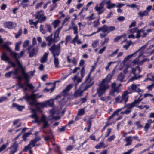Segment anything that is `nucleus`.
Instances as JSON below:
<instances>
[{
	"instance_id": "nucleus-51",
	"label": "nucleus",
	"mask_w": 154,
	"mask_h": 154,
	"mask_svg": "<svg viewBox=\"0 0 154 154\" xmlns=\"http://www.w3.org/2000/svg\"><path fill=\"white\" fill-rule=\"evenodd\" d=\"M22 33V30L21 29H20L18 31V33L16 35L15 38H18L19 36H20Z\"/></svg>"
},
{
	"instance_id": "nucleus-43",
	"label": "nucleus",
	"mask_w": 154,
	"mask_h": 154,
	"mask_svg": "<svg viewBox=\"0 0 154 154\" xmlns=\"http://www.w3.org/2000/svg\"><path fill=\"white\" fill-rule=\"evenodd\" d=\"M140 30L138 29L137 27L134 28L133 29H132L130 30V32L132 33L136 32L137 35L138 34V32Z\"/></svg>"
},
{
	"instance_id": "nucleus-61",
	"label": "nucleus",
	"mask_w": 154,
	"mask_h": 154,
	"mask_svg": "<svg viewBox=\"0 0 154 154\" xmlns=\"http://www.w3.org/2000/svg\"><path fill=\"white\" fill-rule=\"evenodd\" d=\"M27 86L31 90H32L34 88V87L32 84L27 83Z\"/></svg>"
},
{
	"instance_id": "nucleus-57",
	"label": "nucleus",
	"mask_w": 154,
	"mask_h": 154,
	"mask_svg": "<svg viewBox=\"0 0 154 154\" xmlns=\"http://www.w3.org/2000/svg\"><path fill=\"white\" fill-rule=\"evenodd\" d=\"M72 28L74 30V33L76 34V35H78V32L77 27L76 26H74Z\"/></svg>"
},
{
	"instance_id": "nucleus-37",
	"label": "nucleus",
	"mask_w": 154,
	"mask_h": 154,
	"mask_svg": "<svg viewBox=\"0 0 154 154\" xmlns=\"http://www.w3.org/2000/svg\"><path fill=\"white\" fill-rule=\"evenodd\" d=\"M124 78V76L123 75L122 73H121L119 75L118 77V80L120 82H122L123 81Z\"/></svg>"
},
{
	"instance_id": "nucleus-58",
	"label": "nucleus",
	"mask_w": 154,
	"mask_h": 154,
	"mask_svg": "<svg viewBox=\"0 0 154 154\" xmlns=\"http://www.w3.org/2000/svg\"><path fill=\"white\" fill-rule=\"evenodd\" d=\"M124 35H122L121 36H117L114 39V42H118L122 38Z\"/></svg>"
},
{
	"instance_id": "nucleus-12",
	"label": "nucleus",
	"mask_w": 154,
	"mask_h": 154,
	"mask_svg": "<svg viewBox=\"0 0 154 154\" xmlns=\"http://www.w3.org/2000/svg\"><path fill=\"white\" fill-rule=\"evenodd\" d=\"M30 105L32 106H38L41 107H44L47 106L46 101L42 103H38L35 99H31L29 100Z\"/></svg>"
},
{
	"instance_id": "nucleus-32",
	"label": "nucleus",
	"mask_w": 154,
	"mask_h": 154,
	"mask_svg": "<svg viewBox=\"0 0 154 154\" xmlns=\"http://www.w3.org/2000/svg\"><path fill=\"white\" fill-rule=\"evenodd\" d=\"M138 14L140 17H142L144 16H146L148 15V12L147 10H145L143 12H139Z\"/></svg>"
},
{
	"instance_id": "nucleus-16",
	"label": "nucleus",
	"mask_w": 154,
	"mask_h": 154,
	"mask_svg": "<svg viewBox=\"0 0 154 154\" xmlns=\"http://www.w3.org/2000/svg\"><path fill=\"white\" fill-rule=\"evenodd\" d=\"M73 84H70L67 85L66 88L63 89L62 92V94L64 97H66L68 95V92L72 88Z\"/></svg>"
},
{
	"instance_id": "nucleus-27",
	"label": "nucleus",
	"mask_w": 154,
	"mask_h": 154,
	"mask_svg": "<svg viewBox=\"0 0 154 154\" xmlns=\"http://www.w3.org/2000/svg\"><path fill=\"white\" fill-rule=\"evenodd\" d=\"M4 26L9 29H12L14 27V24L11 22H8L4 24Z\"/></svg>"
},
{
	"instance_id": "nucleus-50",
	"label": "nucleus",
	"mask_w": 154,
	"mask_h": 154,
	"mask_svg": "<svg viewBox=\"0 0 154 154\" xmlns=\"http://www.w3.org/2000/svg\"><path fill=\"white\" fill-rule=\"evenodd\" d=\"M13 71L9 72L7 73H6L5 74V76L6 77H9L11 76V75L13 74Z\"/></svg>"
},
{
	"instance_id": "nucleus-45",
	"label": "nucleus",
	"mask_w": 154,
	"mask_h": 154,
	"mask_svg": "<svg viewBox=\"0 0 154 154\" xmlns=\"http://www.w3.org/2000/svg\"><path fill=\"white\" fill-rule=\"evenodd\" d=\"M29 24L30 25H33L34 26L36 27L37 26V25L38 23L39 22L37 20L35 22H33V20H30L29 21Z\"/></svg>"
},
{
	"instance_id": "nucleus-64",
	"label": "nucleus",
	"mask_w": 154,
	"mask_h": 154,
	"mask_svg": "<svg viewBox=\"0 0 154 154\" xmlns=\"http://www.w3.org/2000/svg\"><path fill=\"white\" fill-rule=\"evenodd\" d=\"M20 6L23 8L26 7L27 6V4L26 3L22 2L20 5Z\"/></svg>"
},
{
	"instance_id": "nucleus-34",
	"label": "nucleus",
	"mask_w": 154,
	"mask_h": 154,
	"mask_svg": "<svg viewBox=\"0 0 154 154\" xmlns=\"http://www.w3.org/2000/svg\"><path fill=\"white\" fill-rule=\"evenodd\" d=\"M60 23V21L59 20L57 19L54 20L52 23V24L53 25L54 28H56L59 26V24Z\"/></svg>"
},
{
	"instance_id": "nucleus-21",
	"label": "nucleus",
	"mask_w": 154,
	"mask_h": 154,
	"mask_svg": "<svg viewBox=\"0 0 154 154\" xmlns=\"http://www.w3.org/2000/svg\"><path fill=\"white\" fill-rule=\"evenodd\" d=\"M18 146V144L16 142L13 143L12 146L10 147L11 151L9 154H14L17 152V148Z\"/></svg>"
},
{
	"instance_id": "nucleus-7",
	"label": "nucleus",
	"mask_w": 154,
	"mask_h": 154,
	"mask_svg": "<svg viewBox=\"0 0 154 154\" xmlns=\"http://www.w3.org/2000/svg\"><path fill=\"white\" fill-rule=\"evenodd\" d=\"M52 28L51 26L48 24H46L45 26L41 25L39 28L40 32L42 34H45L48 32L51 33L52 31Z\"/></svg>"
},
{
	"instance_id": "nucleus-30",
	"label": "nucleus",
	"mask_w": 154,
	"mask_h": 154,
	"mask_svg": "<svg viewBox=\"0 0 154 154\" xmlns=\"http://www.w3.org/2000/svg\"><path fill=\"white\" fill-rule=\"evenodd\" d=\"M48 53L45 52L43 57L41 59L40 61L42 63H44L47 61L48 59Z\"/></svg>"
},
{
	"instance_id": "nucleus-53",
	"label": "nucleus",
	"mask_w": 154,
	"mask_h": 154,
	"mask_svg": "<svg viewBox=\"0 0 154 154\" xmlns=\"http://www.w3.org/2000/svg\"><path fill=\"white\" fill-rule=\"evenodd\" d=\"M93 83H92L90 84H87L85 86V87L82 90L84 91L87 90L88 88H89L90 86L92 85Z\"/></svg>"
},
{
	"instance_id": "nucleus-49",
	"label": "nucleus",
	"mask_w": 154,
	"mask_h": 154,
	"mask_svg": "<svg viewBox=\"0 0 154 154\" xmlns=\"http://www.w3.org/2000/svg\"><path fill=\"white\" fill-rule=\"evenodd\" d=\"M131 136L125 138V140L126 141H128V142H132L133 140Z\"/></svg>"
},
{
	"instance_id": "nucleus-41",
	"label": "nucleus",
	"mask_w": 154,
	"mask_h": 154,
	"mask_svg": "<svg viewBox=\"0 0 154 154\" xmlns=\"http://www.w3.org/2000/svg\"><path fill=\"white\" fill-rule=\"evenodd\" d=\"M135 106L134 103L132 102L131 103L128 104L126 105L125 106V108L126 107L128 109H131L133 107Z\"/></svg>"
},
{
	"instance_id": "nucleus-4",
	"label": "nucleus",
	"mask_w": 154,
	"mask_h": 154,
	"mask_svg": "<svg viewBox=\"0 0 154 154\" xmlns=\"http://www.w3.org/2000/svg\"><path fill=\"white\" fill-rule=\"evenodd\" d=\"M116 28L114 26H109L105 25H104L102 27L98 28L96 32L93 33L89 35L88 36H91L94 34L97 33L100 31H101L104 33L107 32L108 33H109L110 32L114 30Z\"/></svg>"
},
{
	"instance_id": "nucleus-52",
	"label": "nucleus",
	"mask_w": 154,
	"mask_h": 154,
	"mask_svg": "<svg viewBox=\"0 0 154 154\" xmlns=\"http://www.w3.org/2000/svg\"><path fill=\"white\" fill-rule=\"evenodd\" d=\"M93 26H94V27H96L97 26L100 25V23L99 20H95L93 22Z\"/></svg>"
},
{
	"instance_id": "nucleus-10",
	"label": "nucleus",
	"mask_w": 154,
	"mask_h": 154,
	"mask_svg": "<svg viewBox=\"0 0 154 154\" xmlns=\"http://www.w3.org/2000/svg\"><path fill=\"white\" fill-rule=\"evenodd\" d=\"M40 140L41 138L40 137H38L32 140L29 142V143L27 146H25L23 150V151H26L28 149H29L35 146V144Z\"/></svg>"
},
{
	"instance_id": "nucleus-56",
	"label": "nucleus",
	"mask_w": 154,
	"mask_h": 154,
	"mask_svg": "<svg viewBox=\"0 0 154 154\" xmlns=\"http://www.w3.org/2000/svg\"><path fill=\"white\" fill-rule=\"evenodd\" d=\"M29 44V41L28 40L25 41L23 45V47L24 48H25Z\"/></svg>"
},
{
	"instance_id": "nucleus-48",
	"label": "nucleus",
	"mask_w": 154,
	"mask_h": 154,
	"mask_svg": "<svg viewBox=\"0 0 154 154\" xmlns=\"http://www.w3.org/2000/svg\"><path fill=\"white\" fill-rule=\"evenodd\" d=\"M85 113V110L82 109L79 111L78 115H82Z\"/></svg>"
},
{
	"instance_id": "nucleus-47",
	"label": "nucleus",
	"mask_w": 154,
	"mask_h": 154,
	"mask_svg": "<svg viewBox=\"0 0 154 154\" xmlns=\"http://www.w3.org/2000/svg\"><path fill=\"white\" fill-rule=\"evenodd\" d=\"M47 106L48 105L52 107L53 106V100H49L46 101Z\"/></svg>"
},
{
	"instance_id": "nucleus-39",
	"label": "nucleus",
	"mask_w": 154,
	"mask_h": 154,
	"mask_svg": "<svg viewBox=\"0 0 154 154\" xmlns=\"http://www.w3.org/2000/svg\"><path fill=\"white\" fill-rule=\"evenodd\" d=\"M131 41H127V44L123 46V48L126 50H127L129 47L131 43Z\"/></svg>"
},
{
	"instance_id": "nucleus-25",
	"label": "nucleus",
	"mask_w": 154,
	"mask_h": 154,
	"mask_svg": "<svg viewBox=\"0 0 154 154\" xmlns=\"http://www.w3.org/2000/svg\"><path fill=\"white\" fill-rule=\"evenodd\" d=\"M78 35H76L73 39L71 41V42L74 45H76L75 43L76 42L77 43L78 45L81 44L82 43V42L80 40H78Z\"/></svg>"
},
{
	"instance_id": "nucleus-18",
	"label": "nucleus",
	"mask_w": 154,
	"mask_h": 154,
	"mask_svg": "<svg viewBox=\"0 0 154 154\" xmlns=\"http://www.w3.org/2000/svg\"><path fill=\"white\" fill-rule=\"evenodd\" d=\"M62 27H59L58 28L55 32L54 38H53L54 43L56 42L59 40L60 38L59 37V34L60 31Z\"/></svg>"
},
{
	"instance_id": "nucleus-1",
	"label": "nucleus",
	"mask_w": 154,
	"mask_h": 154,
	"mask_svg": "<svg viewBox=\"0 0 154 154\" xmlns=\"http://www.w3.org/2000/svg\"><path fill=\"white\" fill-rule=\"evenodd\" d=\"M53 54L54 58V63L55 68H59L60 67L59 59L56 57L58 56L60 53V44L57 45L54 44L49 49Z\"/></svg>"
},
{
	"instance_id": "nucleus-55",
	"label": "nucleus",
	"mask_w": 154,
	"mask_h": 154,
	"mask_svg": "<svg viewBox=\"0 0 154 154\" xmlns=\"http://www.w3.org/2000/svg\"><path fill=\"white\" fill-rule=\"evenodd\" d=\"M115 138V135H113L109 137L107 140L109 142H111L112 140H113Z\"/></svg>"
},
{
	"instance_id": "nucleus-2",
	"label": "nucleus",
	"mask_w": 154,
	"mask_h": 154,
	"mask_svg": "<svg viewBox=\"0 0 154 154\" xmlns=\"http://www.w3.org/2000/svg\"><path fill=\"white\" fill-rule=\"evenodd\" d=\"M112 76V75L109 74L100 84L99 88L97 89V93L98 94L99 97L101 96L105 93L106 90L109 88V86L108 82L111 80Z\"/></svg>"
},
{
	"instance_id": "nucleus-5",
	"label": "nucleus",
	"mask_w": 154,
	"mask_h": 154,
	"mask_svg": "<svg viewBox=\"0 0 154 154\" xmlns=\"http://www.w3.org/2000/svg\"><path fill=\"white\" fill-rule=\"evenodd\" d=\"M25 50L23 49L22 51L20 52V54L14 52H12L11 53V56L12 57L14 58L16 60V61L19 67L20 68H22V66L21 65L20 62L18 58H20L22 57L25 53Z\"/></svg>"
},
{
	"instance_id": "nucleus-23",
	"label": "nucleus",
	"mask_w": 154,
	"mask_h": 154,
	"mask_svg": "<svg viewBox=\"0 0 154 154\" xmlns=\"http://www.w3.org/2000/svg\"><path fill=\"white\" fill-rule=\"evenodd\" d=\"M11 43L10 42H6L4 44L1 45V46L3 47L4 49H6L8 51L10 52V54L11 55V53L12 51L10 48L8 46L10 44H11Z\"/></svg>"
},
{
	"instance_id": "nucleus-29",
	"label": "nucleus",
	"mask_w": 154,
	"mask_h": 154,
	"mask_svg": "<svg viewBox=\"0 0 154 154\" xmlns=\"http://www.w3.org/2000/svg\"><path fill=\"white\" fill-rule=\"evenodd\" d=\"M12 107H16L19 111H22L23 109L25 108L24 106H20L15 103H13Z\"/></svg>"
},
{
	"instance_id": "nucleus-14",
	"label": "nucleus",
	"mask_w": 154,
	"mask_h": 154,
	"mask_svg": "<svg viewBox=\"0 0 154 154\" xmlns=\"http://www.w3.org/2000/svg\"><path fill=\"white\" fill-rule=\"evenodd\" d=\"M27 50L29 57H32L35 54H37L38 50V47L37 46L35 47H33L32 46H29L27 48Z\"/></svg>"
},
{
	"instance_id": "nucleus-44",
	"label": "nucleus",
	"mask_w": 154,
	"mask_h": 154,
	"mask_svg": "<svg viewBox=\"0 0 154 154\" xmlns=\"http://www.w3.org/2000/svg\"><path fill=\"white\" fill-rule=\"evenodd\" d=\"M99 43V40H98L94 41L92 44V46L93 48H95L97 47Z\"/></svg>"
},
{
	"instance_id": "nucleus-26",
	"label": "nucleus",
	"mask_w": 154,
	"mask_h": 154,
	"mask_svg": "<svg viewBox=\"0 0 154 154\" xmlns=\"http://www.w3.org/2000/svg\"><path fill=\"white\" fill-rule=\"evenodd\" d=\"M84 92L82 90L79 88L78 90L76 91L74 93V96L75 98H77L78 97H81Z\"/></svg>"
},
{
	"instance_id": "nucleus-22",
	"label": "nucleus",
	"mask_w": 154,
	"mask_h": 154,
	"mask_svg": "<svg viewBox=\"0 0 154 154\" xmlns=\"http://www.w3.org/2000/svg\"><path fill=\"white\" fill-rule=\"evenodd\" d=\"M139 85H136L134 84H133L131 85V88L133 91V92H141V90L138 88V86Z\"/></svg>"
},
{
	"instance_id": "nucleus-19",
	"label": "nucleus",
	"mask_w": 154,
	"mask_h": 154,
	"mask_svg": "<svg viewBox=\"0 0 154 154\" xmlns=\"http://www.w3.org/2000/svg\"><path fill=\"white\" fill-rule=\"evenodd\" d=\"M148 45V43H147L146 44H145V45H143V46H142L139 49H138L137 51H136V52H134V53L132 54L128 55L127 56L126 58V59H127V60L129 59L130 58H131L133 56H134L135 54H136L140 50H142L143 51V50Z\"/></svg>"
},
{
	"instance_id": "nucleus-63",
	"label": "nucleus",
	"mask_w": 154,
	"mask_h": 154,
	"mask_svg": "<svg viewBox=\"0 0 154 154\" xmlns=\"http://www.w3.org/2000/svg\"><path fill=\"white\" fill-rule=\"evenodd\" d=\"M117 20L120 21H123L125 20V18L122 16H120L117 18Z\"/></svg>"
},
{
	"instance_id": "nucleus-54",
	"label": "nucleus",
	"mask_w": 154,
	"mask_h": 154,
	"mask_svg": "<svg viewBox=\"0 0 154 154\" xmlns=\"http://www.w3.org/2000/svg\"><path fill=\"white\" fill-rule=\"evenodd\" d=\"M85 68L84 67H83L81 70V78H82L84 77V75H85Z\"/></svg>"
},
{
	"instance_id": "nucleus-3",
	"label": "nucleus",
	"mask_w": 154,
	"mask_h": 154,
	"mask_svg": "<svg viewBox=\"0 0 154 154\" xmlns=\"http://www.w3.org/2000/svg\"><path fill=\"white\" fill-rule=\"evenodd\" d=\"M31 116L35 119V121L33 122H34L37 123L42 122L43 123L42 128H46L49 125V124L48 123L49 120L44 115H42L41 119H39V117L37 115V114L34 112L33 114Z\"/></svg>"
},
{
	"instance_id": "nucleus-31",
	"label": "nucleus",
	"mask_w": 154,
	"mask_h": 154,
	"mask_svg": "<svg viewBox=\"0 0 154 154\" xmlns=\"http://www.w3.org/2000/svg\"><path fill=\"white\" fill-rule=\"evenodd\" d=\"M50 112L51 114L52 118H51L50 119H55V120L59 119L60 117L59 116H54L53 115L55 113V111L54 109H52L50 111ZM50 117L51 115L50 116Z\"/></svg>"
},
{
	"instance_id": "nucleus-38",
	"label": "nucleus",
	"mask_w": 154,
	"mask_h": 154,
	"mask_svg": "<svg viewBox=\"0 0 154 154\" xmlns=\"http://www.w3.org/2000/svg\"><path fill=\"white\" fill-rule=\"evenodd\" d=\"M31 134V133L28 132L25 133L23 136V141H26V138L29 137Z\"/></svg>"
},
{
	"instance_id": "nucleus-42",
	"label": "nucleus",
	"mask_w": 154,
	"mask_h": 154,
	"mask_svg": "<svg viewBox=\"0 0 154 154\" xmlns=\"http://www.w3.org/2000/svg\"><path fill=\"white\" fill-rule=\"evenodd\" d=\"M22 42V41H20L16 43L15 46V50H16L18 51L19 50L20 46Z\"/></svg>"
},
{
	"instance_id": "nucleus-35",
	"label": "nucleus",
	"mask_w": 154,
	"mask_h": 154,
	"mask_svg": "<svg viewBox=\"0 0 154 154\" xmlns=\"http://www.w3.org/2000/svg\"><path fill=\"white\" fill-rule=\"evenodd\" d=\"M56 87V82H54L53 84V86L49 89H47V88H46L44 89V90L46 92H49L50 91H51V92H52L54 90V89Z\"/></svg>"
},
{
	"instance_id": "nucleus-46",
	"label": "nucleus",
	"mask_w": 154,
	"mask_h": 154,
	"mask_svg": "<svg viewBox=\"0 0 154 154\" xmlns=\"http://www.w3.org/2000/svg\"><path fill=\"white\" fill-rule=\"evenodd\" d=\"M139 58H138V57H137L133 60V62L134 64H140V63L141 62V61H139Z\"/></svg>"
},
{
	"instance_id": "nucleus-24",
	"label": "nucleus",
	"mask_w": 154,
	"mask_h": 154,
	"mask_svg": "<svg viewBox=\"0 0 154 154\" xmlns=\"http://www.w3.org/2000/svg\"><path fill=\"white\" fill-rule=\"evenodd\" d=\"M53 34H51L50 35L45 38L46 40L48 42V45L49 46H50L52 42L54 43L53 38H52Z\"/></svg>"
},
{
	"instance_id": "nucleus-9",
	"label": "nucleus",
	"mask_w": 154,
	"mask_h": 154,
	"mask_svg": "<svg viewBox=\"0 0 154 154\" xmlns=\"http://www.w3.org/2000/svg\"><path fill=\"white\" fill-rule=\"evenodd\" d=\"M153 30V29H147L146 31H145L143 29H141L138 31V34L136 35V37L137 38L140 37H142L143 38L146 37L148 33L152 32Z\"/></svg>"
},
{
	"instance_id": "nucleus-13",
	"label": "nucleus",
	"mask_w": 154,
	"mask_h": 154,
	"mask_svg": "<svg viewBox=\"0 0 154 154\" xmlns=\"http://www.w3.org/2000/svg\"><path fill=\"white\" fill-rule=\"evenodd\" d=\"M1 60L4 61L6 62H8V63L12 65V66L15 67L16 65L14 63L11 61L9 60L10 58L7 55V53L6 52L2 53V54L1 55Z\"/></svg>"
},
{
	"instance_id": "nucleus-40",
	"label": "nucleus",
	"mask_w": 154,
	"mask_h": 154,
	"mask_svg": "<svg viewBox=\"0 0 154 154\" xmlns=\"http://www.w3.org/2000/svg\"><path fill=\"white\" fill-rule=\"evenodd\" d=\"M143 100L142 98L140 99V98H138L137 100H134L133 102L135 106H136V105L138 104Z\"/></svg>"
},
{
	"instance_id": "nucleus-17",
	"label": "nucleus",
	"mask_w": 154,
	"mask_h": 154,
	"mask_svg": "<svg viewBox=\"0 0 154 154\" xmlns=\"http://www.w3.org/2000/svg\"><path fill=\"white\" fill-rule=\"evenodd\" d=\"M38 94H33L27 96L26 97V100L30 104V102L29 100H30L31 99H35L36 101H37L36 99L40 98L42 97V95H40L38 96Z\"/></svg>"
},
{
	"instance_id": "nucleus-33",
	"label": "nucleus",
	"mask_w": 154,
	"mask_h": 154,
	"mask_svg": "<svg viewBox=\"0 0 154 154\" xmlns=\"http://www.w3.org/2000/svg\"><path fill=\"white\" fill-rule=\"evenodd\" d=\"M106 147L105 146L103 142H100L99 144L95 146V148L97 149H99L101 148H105Z\"/></svg>"
},
{
	"instance_id": "nucleus-59",
	"label": "nucleus",
	"mask_w": 154,
	"mask_h": 154,
	"mask_svg": "<svg viewBox=\"0 0 154 154\" xmlns=\"http://www.w3.org/2000/svg\"><path fill=\"white\" fill-rule=\"evenodd\" d=\"M90 74L91 73H90L88 75V77L86 78L85 80V82L88 83H89L90 81Z\"/></svg>"
},
{
	"instance_id": "nucleus-8",
	"label": "nucleus",
	"mask_w": 154,
	"mask_h": 154,
	"mask_svg": "<svg viewBox=\"0 0 154 154\" xmlns=\"http://www.w3.org/2000/svg\"><path fill=\"white\" fill-rule=\"evenodd\" d=\"M104 1H103L99 4H97L94 7L95 10L97 12L98 15H100L105 11L104 8Z\"/></svg>"
},
{
	"instance_id": "nucleus-11",
	"label": "nucleus",
	"mask_w": 154,
	"mask_h": 154,
	"mask_svg": "<svg viewBox=\"0 0 154 154\" xmlns=\"http://www.w3.org/2000/svg\"><path fill=\"white\" fill-rule=\"evenodd\" d=\"M35 19H38L39 23H41L45 21L46 19V17L44 16V12L42 10L37 12L35 15Z\"/></svg>"
},
{
	"instance_id": "nucleus-15",
	"label": "nucleus",
	"mask_w": 154,
	"mask_h": 154,
	"mask_svg": "<svg viewBox=\"0 0 154 154\" xmlns=\"http://www.w3.org/2000/svg\"><path fill=\"white\" fill-rule=\"evenodd\" d=\"M112 89L110 92V94L112 95H114L115 92L119 93L120 92L119 87L116 86V83H113L111 85Z\"/></svg>"
},
{
	"instance_id": "nucleus-6",
	"label": "nucleus",
	"mask_w": 154,
	"mask_h": 154,
	"mask_svg": "<svg viewBox=\"0 0 154 154\" xmlns=\"http://www.w3.org/2000/svg\"><path fill=\"white\" fill-rule=\"evenodd\" d=\"M128 97L129 96L128 95L127 91H124L121 96L120 97L119 96H118L115 99V100L118 103H120L124 102L125 104H126V103L128 100Z\"/></svg>"
},
{
	"instance_id": "nucleus-60",
	"label": "nucleus",
	"mask_w": 154,
	"mask_h": 154,
	"mask_svg": "<svg viewBox=\"0 0 154 154\" xmlns=\"http://www.w3.org/2000/svg\"><path fill=\"white\" fill-rule=\"evenodd\" d=\"M150 127V124L148 123H146L145 126L144 127V128L145 129H146V132L148 131V130Z\"/></svg>"
},
{
	"instance_id": "nucleus-62",
	"label": "nucleus",
	"mask_w": 154,
	"mask_h": 154,
	"mask_svg": "<svg viewBox=\"0 0 154 154\" xmlns=\"http://www.w3.org/2000/svg\"><path fill=\"white\" fill-rule=\"evenodd\" d=\"M94 15V14H92L90 16L88 17L87 18L89 20H90L94 19L93 16Z\"/></svg>"
},
{
	"instance_id": "nucleus-28",
	"label": "nucleus",
	"mask_w": 154,
	"mask_h": 154,
	"mask_svg": "<svg viewBox=\"0 0 154 154\" xmlns=\"http://www.w3.org/2000/svg\"><path fill=\"white\" fill-rule=\"evenodd\" d=\"M106 4L107 5V8L108 9L112 8L116 6V4L111 3L110 0H109L106 2Z\"/></svg>"
},
{
	"instance_id": "nucleus-20",
	"label": "nucleus",
	"mask_w": 154,
	"mask_h": 154,
	"mask_svg": "<svg viewBox=\"0 0 154 154\" xmlns=\"http://www.w3.org/2000/svg\"><path fill=\"white\" fill-rule=\"evenodd\" d=\"M22 69L21 71V73L22 76L23 77H25V75L23 74H27L28 76H29L28 77V79H29L31 77H32L33 75H34V72H35V71H31L30 72H28V73H26L25 71V70L23 68V66H22V68H20Z\"/></svg>"
},
{
	"instance_id": "nucleus-36",
	"label": "nucleus",
	"mask_w": 154,
	"mask_h": 154,
	"mask_svg": "<svg viewBox=\"0 0 154 154\" xmlns=\"http://www.w3.org/2000/svg\"><path fill=\"white\" fill-rule=\"evenodd\" d=\"M23 74L25 75V77H23L25 80L24 83L23 84V85H24V87L26 85L27 86V83H29V79H28V77L29 76H28L27 74Z\"/></svg>"
}]
</instances>
